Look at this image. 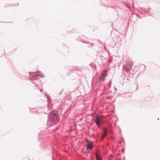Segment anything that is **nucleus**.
Segmentation results:
<instances>
[{
	"label": "nucleus",
	"instance_id": "1",
	"mask_svg": "<svg viewBox=\"0 0 160 160\" xmlns=\"http://www.w3.org/2000/svg\"><path fill=\"white\" fill-rule=\"evenodd\" d=\"M58 114L57 111H52L50 113L49 119L50 121L54 122L57 119Z\"/></svg>",
	"mask_w": 160,
	"mask_h": 160
},
{
	"label": "nucleus",
	"instance_id": "2",
	"mask_svg": "<svg viewBox=\"0 0 160 160\" xmlns=\"http://www.w3.org/2000/svg\"><path fill=\"white\" fill-rule=\"evenodd\" d=\"M101 119L100 117L96 116V119L95 120V122H96V124L97 125H98V127L99 125L100 122L101 121Z\"/></svg>",
	"mask_w": 160,
	"mask_h": 160
},
{
	"label": "nucleus",
	"instance_id": "3",
	"mask_svg": "<svg viewBox=\"0 0 160 160\" xmlns=\"http://www.w3.org/2000/svg\"><path fill=\"white\" fill-rule=\"evenodd\" d=\"M93 142H89L88 143V144L87 145V149H91L93 147Z\"/></svg>",
	"mask_w": 160,
	"mask_h": 160
},
{
	"label": "nucleus",
	"instance_id": "4",
	"mask_svg": "<svg viewBox=\"0 0 160 160\" xmlns=\"http://www.w3.org/2000/svg\"><path fill=\"white\" fill-rule=\"evenodd\" d=\"M107 134V130L106 128H104L103 130V133L102 137V139H103L106 136Z\"/></svg>",
	"mask_w": 160,
	"mask_h": 160
},
{
	"label": "nucleus",
	"instance_id": "5",
	"mask_svg": "<svg viewBox=\"0 0 160 160\" xmlns=\"http://www.w3.org/2000/svg\"><path fill=\"white\" fill-rule=\"evenodd\" d=\"M106 72H103L102 75L100 77V79L103 81L104 80L105 77L107 75Z\"/></svg>",
	"mask_w": 160,
	"mask_h": 160
},
{
	"label": "nucleus",
	"instance_id": "6",
	"mask_svg": "<svg viewBox=\"0 0 160 160\" xmlns=\"http://www.w3.org/2000/svg\"><path fill=\"white\" fill-rule=\"evenodd\" d=\"M33 78L35 79H37L38 78V77H40L39 75H38L36 73H34L32 75Z\"/></svg>",
	"mask_w": 160,
	"mask_h": 160
},
{
	"label": "nucleus",
	"instance_id": "7",
	"mask_svg": "<svg viewBox=\"0 0 160 160\" xmlns=\"http://www.w3.org/2000/svg\"><path fill=\"white\" fill-rule=\"evenodd\" d=\"M96 158L97 160H101V158L100 156L98 153H97L96 154Z\"/></svg>",
	"mask_w": 160,
	"mask_h": 160
}]
</instances>
